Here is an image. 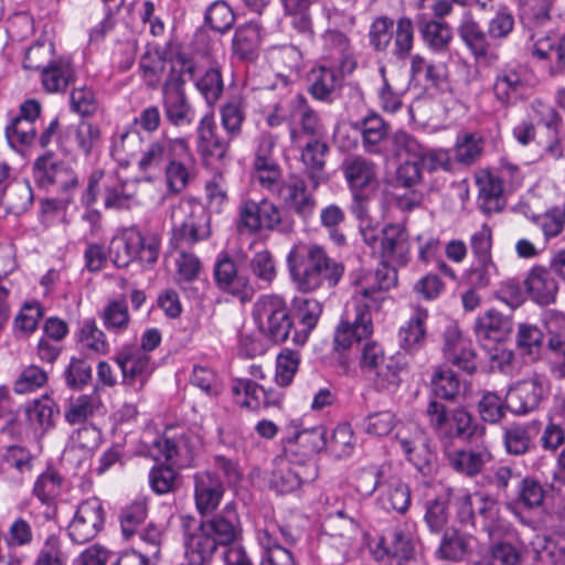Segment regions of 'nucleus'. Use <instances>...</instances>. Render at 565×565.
<instances>
[{"label": "nucleus", "instance_id": "f257e3e1", "mask_svg": "<svg viewBox=\"0 0 565 565\" xmlns=\"http://www.w3.org/2000/svg\"><path fill=\"white\" fill-rule=\"evenodd\" d=\"M397 270L381 263L373 271H361L354 284L359 289L352 297L353 312L348 311L334 331L333 348L343 352L354 343L367 340L373 333L372 310H379L387 299L386 292L397 286Z\"/></svg>", "mask_w": 565, "mask_h": 565}, {"label": "nucleus", "instance_id": "f03ea898", "mask_svg": "<svg viewBox=\"0 0 565 565\" xmlns=\"http://www.w3.org/2000/svg\"><path fill=\"white\" fill-rule=\"evenodd\" d=\"M287 266L296 289L310 294L334 288L344 275V265L318 244H297L287 255Z\"/></svg>", "mask_w": 565, "mask_h": 565}, {"label": "nucleus", "instance_id": "7ed1b4c3", "mask_svg": "<svg viewBox=\"0 0 565 565\" xmlns=\"http://www.w3.org/2000/svg\"><path fill=\"white\" fill-rule=\"evenodd\" d=\"M194 158L186 137L171 138L166 134L150 145L140 163V171L163 172L169 192L180 193L189 184Z\"/></svg>", "mask_w": 565, "mask_h": 565}, {"label": "nucleus", "instance_id": "20e7f679", "mask_svg": "<svg viewBox=\"0 0 565 565\" xmlns=\"http://www.w3.org/2000/svg\"><path fill=\"white\" fill-rule=\"evenodd\" d=\"M241 535V522L235 507L230 503L212 519L201 522L194 531L184 534V546L191 553L213 556L218 545L234 546Z\"/></svg>", "mask_w": 565, "mask_h": 565}, {"label": "nucleus", "instance_id": "39448f33", "mask_svg": "<svg viewBox=\"0 0 565 565\" xmlns=\"http://www.w3.org/2000/svg\"><path fill=\"white\" fill-rule=\"evenodd\" d=\"M454 507L457 521L463 526L488 534L490 540L500 539L509 525L500 514L499 501L489 493L477 491L461 492L455 497Z\"/></svg>", "mask_w": 565, "mask_h": 565}, {"label": "nucleus", "instance_id": "423d86ee", "mask_svg": "<svg viewBox=\"0 0 565 565\" xmlns=\"http://www.w3.org/2000/svg\"><path fill=\"white\" fill-rule=\"evenodd\" d=\"M426 414L443 448L455 446L456 440L472 443L484 437L486 427L479 424L465 408H455L448 413L444 404L431 401L427 406Z\"/></svg>", "mask_w": 565, "mask_h": 565}, {"label": "nucleus", "instance_id": "0eeeda50", "mask_svg": "<svg viewBox=\"0 0 565 565\" xmlns=\"http://www.w3.org/2000/svg\"><path fill=\"white\" fill-rule=\"evenodd\" d=\"M194 78V65L190 60L179 58L171 63L170 73L162 83V105L168 122L175 127L190 126L195 111L189 103L184 84Z\"/></svg>", "mask_w": 565, "mask_h": 565}, {"label": "nucleus", "instance_id": "6e6552de", "mask_svg": "<svg viewBox=\"0 0 565 565\" xmlns=\"http://www.w3.org/2000/svg\"><path fill=\"white\" fill-rule=\"evenodd\" d=\"M327 19L329 28L321 34L320 61L338 67L341 73H353L358 62L351 40L338 28H352L355 19L338 9H329Z\"/></svg>", "mask_w": 565, "mask_h": 565}, {"label": "nucleus", "instance_id": "1a4fd4ad", "mask_svg": "<svg viewBox=\"0 0 565 565\" xmlns=\"http://www.w3.org/2000/svg\"><path fill=\"white\" fill-rule=\"evenodd\" d=\"M161 239L157 234L142 235L136 227L124 228L109 244V258L117 268H126L135 260L153 265L157 263Z\"/></svg>", "mask_w": 565, "mask_h": 565}, {"label": "nucleus", "instance_id": "9d476101", "mask_svg": "<svg viewBox=\"0 0 565 565\" xmlns=\"http://www.w3.org/2000/svg\"><path fill=\"white\" fill-rule=\"evenodd\" d=\"M172 242L177 247L192 246L210 237V215L193 199H182L171 209Z\"/></svg>", "mask_w": 565, "mask_h": 565}, {"label": "nucleus", "instance_id": "9b49d317", "mask_svg": "<svg viewBox=\"0 0 565 565\" xmlns=\"http://www.w3.org/2000/svg\"><path fill=\"white\" fill-rule=\"evenodd\" d=\"M253 317L259 332L271 343L285 342L292 322L285 300L277 295L262 296L254 305Z\"/></svg>", "mask_w": 565, "mask_h": 565}, {"label": "nucleus", "instance_id": "f8f14e48", "mask_svg": "<svg viewBox=\"0 0 565 565\" xmlns=\"http://www.w3.org/2000/svg\"><path fill=\"white\" fill-rule=\"evenodd\" d=\"M256 539L260 548L259 565H295L294 556L286 546L296 543L290 527L275 520H265L264 525L257 529Z\"/></svg>", "mask_w": 565, "mask_h": 565}, {"label": "nucleus", "instance_id": "ddd939ff", "mask_svg": "<svg viewBox=\"0 0 565 565\" xmlns=\"http://www.w3.org/2000/svg\"><path fill=\"white\" fill-rule=\"evenodd\" d=\"M550 394V381L543 374L534 373L512 384L507 392V404L515 415L530 414L541 406Z\"/></svg>", "mask_w": 565, "mask_h": 565}, {"label": "nucleus", "instance_id": "4468645a", "mask_svg": "<svg viewBox=\"0 0 565 565\" xmlns=\"http://www.w3.org/2000/svg\"><path fill=\"white\" fill-rule=\"evenodd\" d=\"M113 360L122 375V384L141 390L149 381L156 366L151 356L137 345L121 347Z\"/></svg>", "mask_w": 565, "mask_h": 565}, {"label": "nucleus", "instance_id": "2eb2a0df", "mask_svg": "<svg viewBox=\"0 0 565 565\" xmlns=\"http://www.w3.org/2000/svg\"><path fill=\"white\" fill-rule=\"evenodd\" d=\"M105 523V509L97 498H89L81 502L67 526L72 542L84 544L95 539Z\"/></svg>", "mask_w": 565, "mask_h": 565}, {"label": "nucleus", "instance_id": "dca6fc26", "mask_svg": "<svg viewBox=\"0 0 565 565\" xmlns=\"http://www.w3.org/2000/svg\"><path fill=\"white\" fill-rule=\"evenodd\" d=\"M395 439L407 460L418 471L424 475L430 471L434 455L423 428L412 422L403 424L397 428Z\"/></svg>", "mask_w": 565, "mask_h": 565}, {"label": "nucleus", "instance_id": "f3484780", "mask_svg": "<svg viewBox=\"0 0 565 565\" xmlns=\"http://www.w3.org/2000/svg\"><path fill=\"white\" fill-rule=\"evenodd\" d=\"M33 177L40 188H55L64 194H68L78 182L74 170L66 163L57 161L52 152L35 160Z\"/></svg>", "mask_w": 565, "mask_h": 565}, {"label": "nucleus", "instance_id": "a211bd4d", "mask_svg": "<svg viewBox=\"0 0 565 565\" xmlns=\"http://www.w3.org/2000/svg\"><path fill=\"white\" fill-rule=\"evenodd\" d=\"M213 271L215 284L220 290L243 302L252 300L255 288L250 278L239 273L237 265L227 254L218 256Z\"/></svg>", "mask_w": 565, "mask_h": 565}, {"label": "nucleus", "instance_id": "6ab92c4d", "mask_svg": "<svg viewBox=\"0 0 565 565\" xmlns=\"http://www.w3.org/2000/svg\"><path fill=\"white\" fill-rule=\"evenodd\" d=\"M457 32L477 63L489 65L499 60V55L492 47L488 32L482 30L470 11L463 13Z\"/></svg>", "mask_w": 565, "mask_h": 565}, {"label": "nucleus", "instance_id": "aec40b11", "mask_svg": "<svg viewBox=\"0 0 565 565\" xmlns=\"http://www.w3.org/2000/svg\"><path fill=\"white\" fill-rule=\"evenodd\" d=\"M317 477L318 467L313 460H280L271 472L270 487L279 493H288L297 490L302 483L316 480Z\"/></svg>", "mask_w": 565, "mask_h": 565}, {"label": "nucleus", "instance_id": "412c9836", "mask_svg": "<svg viewBox=\"0 0 565 565\" xmlns=\"http://www.w3.org/2000/svg\"><path fill=\"white\" fill-rule=\"evenodd\" d=\"M274 195L287 210L302 218L310 216L316 207L313 191L308 189L306 180L299 174L285 178Z\"/></svg>", "mask_w": 565, "mask_h": 565}, {"label": "nucleus", "instance_id": "4be33fe9", "mask_svg": "<svg viewBox=\"0 0 565 565\" xmlns=\"http://www.w3.org/2000/svg\"><path fill=\"white\" fill-rule=\"evenodd\" d=\"M415 553V539L412 532L403 525L386 529L372 547L376 561L385 557L409 562Z\"/></svg>", "mask_w": 565, "mask_h": 565}, {"label": "nucleus", "instance_id": "5701e85b", "mask_svg": "<svg viewBox=\"0 0 565 565\" xmlns=\"http://www.w3.org/2000/svg\"><path fill=\"white\" fill-rule=\"evenodd\" d=\"M448 465L458 473L467 477L479 475L486 465H488L493 456L489 447L484 444L483 438L473 447L462 448L455 446H446L443 448Z\"/></svg>", "mask_w": 565, "mask_h": 565}, {"label": "nucleus", "instance_id": "b1692460", "mask_svg": "<svg viewBox=\"0 0 565 565\" xmlns=\"http://www.w3.org/2000/svg\"><path fill=\"white\" fill-rule=\"evenodd\" d=\"M198 151L206 164L214 160L222 161L230 147L228 138L225 139L217 134L213 111L205 114L199 121L198 128Z\"/></svg>", "mask_w": 565, "mask_h": 565}, {"label": "nucleus", "instance_id": "393cba45", "mask_svg": "<svg viewBox=\"0 0 565 565\" xmlns=\"http://www.w3.org/2000/svg\"><path fill=\"white\" fill-rule=\"evenodd\" d=\"M158 140L159 136L151 137L145 141L137 129L125 127L114 134L110 152L114 159L120 163H128L131 159L138 157L137 166L140 169V163L143 160L148 147Z\"/></svg>", "mask_w": 565, "mask_h": 565}, {"label": "nucleus", "instance_id": "a878e982", "mask_svg": "<svg viewBox=\"0 0 565 565\" xmlns=\"http://www.w3.org/2000/svg\"><path fill=\"white\" fill-rule=\"evenodd\" d=\"M351 74L341 73L338 67L321 62L307 75L308 93L319 102L331 103L343 78Z\"/></svg>", "mask_w": 565, "mask_h": 565}, {"label": "nucleus", "instance_id": "bb28decb", "mask_svg": "<svg viewBox=\"0 0 565 565\" xmlns=\"http://www.w3.org/2000/svg\"><path fill=\"white\" fill-rule=\"evenodd\" d=\"M532 56L539 61L550 62L548 74L556 77L565 74V34L550 33L544 36H531Z\"/></svg>", "mask_w": 565, "mask_h": 565}, {"label": "nucleus", "instance_id": "cd10ccee", "mask_svg": "<svg viewBox=\"0 0 565 565\" xmlns=\"http://www.w3.org/2000/svg\"><path fill=\"white\" fill-rule=\"evenodd\" d=\"M541 431V423L531 420L511 423L502 428L503 446L510 456H523L535 448V440Z\"/></svg>", "mask_w": 565, "mask_h": 565}, {"label": "nucleus", "instance_id": "c85d7f7f", "mask_svg": "<svg viewBox=\"0 0 565 565\" xmlns=\"http://www.w3.org/2000/svg\"><path fill=\"white\" fill-rule=\"evenodd\" d=\"M193 482L198 512L205 515L215 511L225 492L220 478L211 471H200L193 476Z\"/></svg>", "mask_w": 565, "mask_h": 565}, {"label": "nucleus", "instance_id": "c756f323", "mask_svg": "<svg viewBox=\"0 0 565 565\" xmlns=\"http://www.w3.org/2000/svg\"><path fill=\"white\" fill-rule=\"evenodd\" d=\"M361 134L362 146L366 153L386 154L390 142V127L377 114H370L355 124Z\"/></svg>", "mask_w": 565, "mask_h": 565}, {"label": "nucleus", "instance_id": "7c9ffc66", "mask_svg": "<svg viewBox=\"0 0 565 565\" xmlns=\"http://www.w3.org/2000/svg\"><path fill=\"white\" fill-rule=\"evenodd\" d=\"M64 478L54 469H46L35 480L32 494L44 507L43 516L45 520H53L57 514L56 499L62 493Z\"/></svg>", "mask_w": 565, "mask_h": 565}, {"label": "nucleus", "instance_id": "2f4dec72", "mask_svg": "<svg viewBox=\"0 0 565 565\" xmlns=\"http://www.w3.org/2000/svg\"><path fill=\"white\" fill-rule=\"evenodd\" d=\"M523 284L529 297L537 305L547 306L555 301L558 282L547 268L532 267Z\"/></svg>", "mask_w": 565, "mask_h": 565}, {"label": "nucleus", "instance_id": "473e14b6", "mask_svg": "<svg viewBox=\"0 0 565 565\" xmlns=\"http://www.w3.org/2000/svg\"><path fill=\"white\" fill-rule=\"evenodd\" d=\"M377 501L381 508L386 511L405 514L412 501L411 489L407 483L390 470L382 481Z\"/></svg>", "mask_w": 565, "mask_h": 565}, {"label": "nucleus", "instance_id": "72a5a7b5", "mask_svg": "<svg viewBox=\"0 0 565 565\" xmlns=\"http://www.w3.org/2000/svg\"><path fill=\"white\" fill-rule=\"evenodd\" d=\"M341 170L351 191H365L376 182V164L363 156H351L344 159Z\"/></svg>", "mask_w": 565, "mask_h": 565}, {"label": "nucleus", "instance_id": "f704fd0d", "mask_svg": "<svg viewBox=\"0 0 565 565\" xmlns=\"http://www.w3.org/2000/svg\"><path fill=\"white\" fill-rule=\"evenodd\" d=\"M403 373H405V362L397 355H388L386 363L365 376L374 391L392 395L398 391Z\"/></svg>", "mask_w": 565, "mask_h": 565}, {"label": "nucleus", "instance_id": "c9c22d12", "mask_svg": "<svg viewBox=\"0 0 565 565\" xmlns=\"http://www.w3.org/2000/svg\"><path fill=\"white\" fill-rule=\"evenodd\" d=\"M292 117L295 124L300 128V131L295 126L290 127V139L292 143H299L300 134L318 137L322 134V122L319 114L309 105L307 98L298 94L294 98Z\"/></svg>", "mask_w": 565, "mask_h": 565}, {"label": "nucleus", "instance_id": "e433bc0d", "mask_svg": "<svg viewBox=\"0 0 565 565\" xmlns=\"http://www.w3.org/2000/svg\"><path fill=\"white\" fill-rule=\"evenodd\" d=\"M292 310L298 320L299 330L295 329L292 342L302 345L308 340L310 332L316 328L322 313V305L312 298H295L292 301Z\"/></svg>", "mask_w": 565, "mask_h": 565}, {"label": "nucleus", "instance_id": "4c0bfd02", "mask_svg": "<svg viewBox=\"0 0 565 565\" xmlns=\"http://www.w3.org/2000/svg\"><path fill=\"white\" fill-rule=\"evenodd\" d=\"M428 310L416 307L409 319L399 328L398 340L401 348L409 353L419 351L426 342Z\"/></svg>", "mask_w": 565, "mask_h": 565}, {"label": "nucleus", "instance_id": "58836bf2", "mask_svg": "<svg viewBox=\"0 0 565 565\" xmlns=\"http://www.w3.org/2000/svg\"><path fill=\"white\" fill-rule=\"evenodd\" d=\"M512 330V321L509 317L491 309L480 316L473 327L475 334L480 342L484 341L498 343L504 339Z\"/></svg>", "mask_w": 565, "mask_h": 565}, {"label": "nucleus", "instance_id": "ea45409f", "mask_svg": "<svg viewBox=\"0 0 565 565\" xmlns=\"http://www.w3.org/2000/svg\"><path fill=\"white\" fill-rule=\"evenodd\" d=\"M75 79V70L70 58L58 57L41 72V85L46 93H63Z\"/></svg>", "mask_w": 565, "mask_h": 565}, {"label": "nucleus", "instance_id": "a19ab883", "mask_svg": "<svg viewBox=\"0 0 565 565\" xmlns=\"http://www.w3.org/2000/svg\"><path fill=\"white\" fill-rule=\"evenodd\" d=\"M179 58L183 57L179 56L177 58L167 60L161 55L159 50L147 47L139 61V70L146 85L150 88L158 87L164 72L168 70V75L170 73L171 63Z\"/></svg>", "mask_w": 565, "mask_h": 565}, {"label": "nucleus", "instance_id": "79ce46f5", "mask_svg": "<svg viewBox=\"0 0 565 565\" xmlns=\"http://www.w3.org/2000/svg\"><path fill=\"white\" fill-rule=\"evenodd\" d=\"M106 209H128L136 195V184L108 174L103 183Z\"/></svg>", "mask_w": 565, "mask_h": 565}, {"label": "nucleus", "instance_id": "37998d69", "mask_svg": "<svg viewBox=\"0 0 565 565\" xmlns=\"http://www.w3.org/2000/svg\"><path fill=\"white\" fill-rule=\"evenodd\" d=\"M33 191L25 180H13L2 190L1 203L8 212L20 215L33 204Z\"/></svg>", "mask_w": 565, "mask_h": 565}, {"label": "nucleus", "instance_id": "c03bdc74", "mask_svg": "<svg viewBox=\"0 0 565 565\" xmlns=\"http://www.w3.org/2000/svg\"><path fill=\"white\" fill-rule=\"evenodd\" d=\"M523 87L520 73L515 68L504 67L495 76L493 94L499 103L508 106L520 98Z\"/></svg>", "mask_w": 565, "mask_h": 565}, {"label": "nucleus", "instance_id": "a18cd8bd", "mask_svg": "<svg viewBox=\"0 0 565 565\" xmlns=\"http://www.w3.org/2000/svg\"><path fill=\"white\" fill-rule=\"evenodd\" d=\"M248 270L259 288H268L278 275V265L274 254L264 248L255 252L248 259Z\"/></svg>", "mask_w": 565, "mask_h": 565}, {"label": "nucleus", "instance_id": "49530a36", "mask_svg": "<svg viewBox=\"0 0 565 565\" xmlns=\"http://www.w3.org/2000/svg\"><path fill=\"white\" fill-rule=\"evenodd\" d=\"M470 540L469 535L456 529L446 531L440 539L435 556L444 561H463L470 553Z\"/></svg>", "mask_w": 565, "mask_h": 565}, {"label": "nucleus", "instance_id": "de8ad7c7", "mask_svg": "<svg viewBox=\"0 0 565 565\" xmlns=\"http://www.w3.org/2000/svg\"><path fill=\"white\" fill-rule=\"evenodd\" d=\"M79 349L88 354H106L109 350L106 335L93 318L82 321L75 333Z\"/></svg>", "mask_w": 565, "mask_h": 565}, {"label": "nucleus", "instance_id": "09e8293b", "mask_svg": "<svg viewBox=\"0 0 565 565\" xmlns=\"http://www.w3.org/2000/svg\"><path fill=\"white\" fill-rule=\"evenodd\" d=\"M541 561L565 565V530H556L544 536H536L532 543Z\"/></svg>", "mask_w": 565, "mask_h": 565}, {"label": "nucleus", "instance_id": "8fccbe9b", "mask_svg": "<svg viewBox=\"0 0 565 565\" xmlns=\"http://www.w3.org/2000/svg\"><path fill=\"white\" fill-rule=\"evenodd\" d=\"M383 257L404 260L408 252V235L402 224H390L382 230Z\"/></svg>", "mask_w": 565, "mask_h": 565}, {"label": "nucleus", "instance_id": "3c124183", "mask_svg": "<svg viewBox=\"0 0 565 565\" xmlns=\"http://www.w3.org/2000/svg\"><path fill=\"white\" fill-rule=\"evenodd\" d=\"M327 151V145L317 139L309 141L302 149L301 160L306 167L313 190L317 189L323 180L322 171L326 163L324 157Z\"/></svg>", "mask_w": 565, "mask_h": 565}, {"label": "nucleus", "instance_id": "603ef678", "mask_svg": "<svg viewBox=\"0 0 565 565\" xmlns=\"http://www.w3.org/2000/svg\"><path fill=\"white\" fill-rule=\"evenodd\" d=\"M516 348L520 353L530 361H536L541 356L544 343L542 330L527 322L520 323L515 335Z\"/></svg>", "mask_w": 565, "mask_h": 565}, {"label": "nucleus", "instance_id": "864d4df0", "mask_svg": "<svg viewBox=\"0 0 565 565\" xmlns=\"http://www.w3.org/2000/svg\"><path fill=\"white\" fill-rule=\"evenodd\" d=\"M102 407V401L96 394H82L71 398L65 408L64 418L70 425L86 423Z\"/></svg>", "mask_w": 565, "mask_h": 565}, {"label": "nucleus", "instance_id": "5fc2aeb1", "mask_svg": "<svg viewBox=\"0 0 565 565\" xmlns=\"http://www.w3.org/2000/svg\"><path fill=\"white\" fill-rule=\"evenodd\" d=\"M25 412L31 425L39 427L42 431H47L54 426L58 407L50 396L43 395L30 402Z\"/></svg>", "mask_w": 565, "mask_h": 565}, {"label": "nucleus", "instance_id": "6e6d98bb", "mask_svg": "<svg viewBox=\"0 0 565 565\" xmlns=\"http://www.w3.org/2000/svg\"><path fill=\"white\" fill-rule=\"evenodd\" d=\"M221 125L230 140L236 139L242 134L246 119V105L239 98L226 102L220 108Z\"/></svg>", "mask_w": 565, "mask_h": 565}, {"label": "nucleus", "instance_id": "4d7b16f0", "mask_svg": "<svg viewBox=\"0 0 565 565\" xmlns=\"http://www.w3.org/2000/svg\"><path fill=\"white\" fill-rule=\"evenodd\" d=\"M419 32L427 46L437 53L447 51L452 40L450 25L437 20L420 23Z\"/></svg>", "mask_w": 565, "mask_h": 565}, {"label": "nucleus", "instance_id": "13d9d810", "mask_svg": "<svg viewBox=\"0 0 565 565\" xmlns=\"http://www.w3.org/2000/svg\"><path fill=\"white\" fill-rule=\"evenodd\" d=\"M448 504L449 495L447 492L426 499L424 520L430 532L437 533L447 524L449 518Z\"/></svg>", "mask_w": 565, "mask_h": 565}, {"label": "nucleus", "instance_id": "bf43d9fd", "mask_svg": "<svg viewBox=\"0 0 565 565\" xmlns=\"http://www.w3.org/2000/svg\"><path fill=\"white\" fill-rule=\"evenodd\" d=\"M537 106L542 108L540 111L541 121L548 132L546 150L554 158H561L563 156L561 142L562 118L554 108L543 105L542 103H539Z\"/></svg>", "mask_w": 565, "mask_h": 565}, {"label": "nucleus", "instance_id": "052dcab7", "mask_svg": "<svg viewBox=\"0 0 565 565\" xmlns=\"http://www.w3.org/2000/svg\"><path fill=\"white\" fill-rule=\"evenodd\" d=\"M233 401L242 408L249 411L259 409V395L263 386L249 379H234L231 384Z\"/></svg>", "mask_w": 565, "mask_h": 565}, {"label": "nucleus", "instance_id": "680f3d73", "mask_svg": "<svg viewBox=\"0 0 565 565\" xmlns=\"http://www.w3.org/2000/svg\"><path fill=\"white\" fill-rule=\"evenodd\" d=\"M259 42V25L248 22L236 29L232 41L233 51L239 58H246L257 49Z\"/></svg>", "mask_w": 565, "mask_h": 565}, {"label": "nucleus", "instance_id": "e2e57ef3", "mask_svg": "<svg viewBox=\"0 0 565 565\" xmlns=\"http://www.w3.org/2000/svg\"><path fill=\"white\" fill-rule=\"evenodd\" d=\"M483 151V138L477 132L459 135L455 143V158L458 162L470 166Z\"/></svg>", "mask_w": 565, "mask_h": 565}, {"label": "nucleus", "instance_id": "0e129e2a", "mask_svg": "<svg viewBox=\"0 0 565 565\" xmlns=\"http://www.w3.org/2000/svg\"><path fill=\"white\" fill-rule=\"evenodd\" d=\"M344 221V211L337 204H330L320 212L321 225L327 230L329 239L337 246L347 244V236L340 228Z\"/></svg>", "mask_w": 565, "mask_h": 565}, {"label": "nucleus", "instance_id": "69168bd1", "mask_svg": "<svg viewBox=\"0 0 565 565\" xmlns=\"http://www.w3.org/2000/svg\"><path fill=\"white\" fill-rule=\"evenodd\" d=\"M177 282L184 288L186 284L196 281L203 270L201 259L193 253L181 250L175 258Z\"/></svg>", "mask_w": 565, "mask_h": 565}, {"label": "nucleus", "instance_id": "338daca9", "mask_svg": "<svg viewBox=\"0 0 565 565\" xmlns=\"http://www.w3.org/2000/svg\"><path fill=\"white\" fill-rule=\"evenodd\" d=\"M67 555L58 534H49L40 546L34 565H66Z\"/></svg>", "mask_w": 565, "mask_h": 565}, {"label": "nucleus", "instance_id": "774afa93", "mask_svg": "<svg viewBox=\"0 0 565 565\" xmlns=\"http://www.w3.org/2000/svg\"><path fill=\"white\" fill-rule=\"evenodd\" d=\"M104 327L115 333L126 331L130 323L128 306L124 301H110L102 311Z\"/></svg>", "mask_w": 565, "mask_h": 565}]
</instances>
